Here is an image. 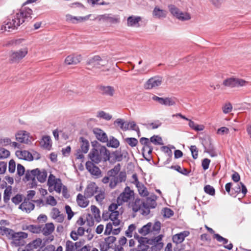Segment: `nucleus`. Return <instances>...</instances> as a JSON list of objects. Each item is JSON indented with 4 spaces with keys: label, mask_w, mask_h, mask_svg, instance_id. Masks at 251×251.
Listing matches in <instances>:
<instances>
[{
    "label": "nucleus",
    "mask_w": 251,
    "mask_h": 251,
    "mask_svg": "<svg viewBox=\"0 0 251 251\" xmlns=\"http://www.w3.org/2000/svg\"><path fill=\"white\" fill-rule=\"evenodd\" d=\"M151 143H153L155 145H161L162 139L158 136L154 135L150 138Z\"/></svg>",
    "instance_id": "bf43d9fd"
},
{
    "label": "nucleus",
    "mask_w": 251,
    "mask_h": 251,
    "mask_svg": "<svg viewBox=\"0 0 251 251\" xmlns=\"http://www.w3.org/2000/svg\"><path fill=\"white\" fill-rule=\"evenodd\" d=\"M38 172L36 175V178L40 182H44L47 177V171L44 169L40 170L38 169Z\"/></svg>",
    "instance_id": "a19ab883"
},
{
    "label": "nucleus",
    "mask_w": 251,
    "mask_h": 251,
    "mask_svg": "<svg viewBox=\"0 0 251 251\" xmlns=\"http://www.w3.org/2000/svg\"><path fill=\"white\" fill-rule=\"evenodd\" d=\"M99 187L95 182H91L87 185L84 194L87 198H91L99 192Z\"/></svg>",
    "instance_id": "2eb2a0df"
},
{
    "label": "nucleus",
    "mask_w": 251,
    "mask_h": 251,
    "mask_svg": "<svg viewBox=\"0 0 251 251\" xmlns=\"http://www.w3.org/2000/svg\"><path fill=\"white\" fill-rule=\"evenodd\" d=\"M99 193L95 196L96 200L99 202H100L102 201V200L104 199L105 194L103 191H99Z\"/></svg>",
    "instance_id": "774afa93"
},
{
    "label": "nucleus",
    "mask_w": 251,
    "mask_h": 251,
    "mask_svg": "<svg viewBox=\"0 0 251 251\" xmlns=\"http://www.w3.org/2000/svg\"><path fill=\"white\" fill-rule=\"evenodd\" d=\"M126 243V238L124 236L121 237L118 240V245L116 246L115 251H123V246L125 245Z\"/></svg>",
    "instance_id": "79ce46f5"
},
{
    "label": "nucleus",
    "mask_w": 251,
    "mask_h": 251,
    "mask_svg": "<svg viewBox=\"0 0 251 251\" xmlns=\"http://www.w3.org/2000/svg\"><path fill=\"white\" fill-rule=\"evenodd\" d=\"M65 251H78V250H75L73 242L67 240L66 242Z\"/></svg>",
    "instance_id": "3c124183"
},
{
    "label": "nucleus",
    "mask_w": 251,
    "mask_h": 251,
    "mask_svg": "<svg viewBox=\"0 0 251 251\" xmlns=\"http://www.w3.org/2000/svg\"><path fill=\"white\" fill-rule=\"evenodd\" d=\"M162 82V79L159 76H154L150 78L144 84L146 89H151L160 86Z\"/></svg>",
    "instance_id": "ddd939ff"
},
{
    "label": "nucleus",
    "mask_w": 251,
    "mask_h": 251,
    "mask_svg": "<svg viewBox=\"0 0 251 251\" xmlns=\"http://www.w3.org/2000/svg\"><path fill=\"white\" fill-rule=\"evenodd\" d=\"M157 197L155 195H151L150 197L147 199L146 202H144L145 209L146 213H149L150 209L154 208L156 205V201Z\"/></svg>",
    "instance_id": "412c9836"
},
{
    "label": "nucleus",
    "mask_w": 251,
    "mask_h": 251,
    "mask_svg": "<svg viewBox=\"0 0 251 251\" xmlns=\"http://www.w3.org/2000/svg\"><path fill=\"white\" fill-rule=\"evenodd\" d=\"M81 151L82 152L86 153L88 152L89 148V144L88 141L81 138Z\"/></svg>",
    "instance_id": "37998d69"
},
{
    "label": "nucleus",
    "mask_w": 251,
    "mask_h": 251,
    "mask_svg": "<svg viewBox=\"0 0 251 251\" xmlns=\"http://www.w3.org/2000/svg\"><path fill=\"white\" fill-rule=\"evenodd\" d=\"M48 185L49 186V190L51 192L53 191L60 193L61 191L63 184L60 178H57L54 176L50 174L48 178Z\"/></svg>",
    "instance_id": "0eeeda50"
},
{
    "label": "nucleus",
    "mask_w": 251,
    "mask_h": 251,
    "mask_svg": "<svg viewBox=\"0 0 251 251\" xmlns=\"http://www.w3.org/2000/svg\"><path fill=\"white\" fill-rule=\"evenodd\" d=\"M120 143L119 141L114 138L112 137L110 138L109 141L107 143V146L114 148H117L119 146Z\"/></svg>",
    "instance_id": "09e8293b"
},
{
    "label": "nucleus",
    "mask_w": 251,
    "mask_h": 251,
    "mask_svg": "<svg viewBox=\"0 0 251 251\" xmlns=\"http://www.w3.org/2000/svg\"><path fill=\"white\" fill-rule=\"evenodd\" d=\"M190 234V232L187 230H185L180 233L175 234L173 236L172 240L174 243L178 244L181 243L185 239V238L188 236Z\"/></svg>",
    "instance_id": "4be33fe9"
},
{
    "label": "nucleus",
    "mask_w": 251,
    "mask_h": 251,
    "mask_svg": "<svg viewBox=\"0 0 251 251\" xmlns=\"http://www.w3.org/2000/svg\"><path fill=\"white\" fill-rule=\"evenodd\" d=\"M141 20L142 18L140 16H129L127 19V25L128 26H139V23Z\"/></svg>",
    "instance_id": "2f4dec72"
},
{
    "label": "nucleus",
    "mask_w": 251,
    "mask_h": 251,
    "mask_svg": "<svg viewBox=\"0 0 251 251\" xmlns=\"http://www.w3.org/2000/svg\"><path fill=\"white\" fill-rule=\"evenodd\" d=\"M33 2L32 0H27L19 10L11 14L3 22L0 27V32H11L17 29L18 27L24 23L26 19L31 17L32 11L30 8L25 7V4Z\"/></svg>",
    "instance_id": "f257e3e1"
},
{
    "label": "nucleus",
    "mask_w": 251,
    "mask_h": 251,
    "mask_svg": "<svg viewBox=\"0 0 251 251\" xmlns=\"http://www.w3.org/2000/svg\"><path fill=\"white\" fill-rule=\"evenodd\" d=\"M134 193L129 187L126 186L123 192L120 194L117 199L119 205H122L124 202H127L134 197Z\"/></svg>",
    "instance_id": "1a4fd4ad"
},
{
    "label": "nucleus",
    "mask_w": 251,
    "mask_h": 251,
    "mask_svg": "<svg viewBox=\"0 0 251 251\" xmlns=\"http://www.w3.org/2000/svg\"><path fill=\"white\" fill-rule=\"evenodd\" d=\"M14 233V231L11 229L5 227L4 226H0V235L5 236L7 238L11 239Z\"/></svg>",
    "instance_id": "f704fd0d"
},
{
    "label": "nucleus",
    "mask_w": 251,
    "mask_h": 251,
    "mask_svg": "<svg viewBox=\"0 0 251 251\" xmlns=\"http://www.w3.org/2000/svg\"><path fill=\"white\" fill-rule=\"evenodd\" d=\"M27 234L24 232H15L11 238V245L13 247L25 246Z\"/></svg>",
    "instance_id": "9d476101"
},
{
    "label": "nucleus",
    "mask_w": 251,
    "mask_h": 251,
    "mask_svg": "<svg viewBox=\"0 0 251 251\" xmlns=\"http://www.w3.org/2000/svg\"><path fill=\"white\" fill-rule=\"evenodd\" d=\"M55 226L52 223L46 224L42 228L41 232L45 236L50 235L54 230Z\"/></svg>",
    "instance_id": "c756f323"
},
{
    "label": "nucleus",
    "mask_w": 251,
    "mask_h": 251,
    "mask_svg": "<svg viewBox=\"0 0 251 251\" xmlns=\"http://www.w3.org/2000/svg\"><path fill=\"white\" fill-rule=\"evenodd\" d=\"M163 245V243H160L151 247L149 245L137 246L136 248L131 249L130 251H160Z\"/></svg>",
    "instance_id": "f8f14e48"
},
{
    "label": "nucleus",
    "mask_w": 251,
    "mask_h": 251,
    "mask_svg": "<svg viewBox=\"0 0 251 251\" xmlns=\"http://www.w3.org/2000/svg\"><path fill=\"white\" fill-rule=\"evenodd\" d=\"M85 228L83 227H79L76 230H72L70 233L71 238L74 241L78 239L79 236H82L85 232Z\"/></svg>",
    "instance_id": "72a5a7b5"
},
{
    "label": "nucleus",
    "mask_w": 251,
    "mask_h": 251,
    "mask_svg": "<svg viewBox=\"0 0 251 251\" xmlns=\"http://www.w3.org/2000/svg\"><path fill=\"white\" fill-rule=\"evenodd\" d=\"M99 89L103 95L113 97L115 93L114 88L111 86H100Z\"/></svg>",
    "instance_id": "393cba45"
},
{
    "label": "nucleus",
    "mask_w": 251,
    "mask_h": 251,
    "mask_svg": "<svg viewBox=\"0 0 251 251\" xmlns=\"http://www.w3.org/2000/svg\"><path fill=\"white\" fill-rule=\"evenodd\" d=\"M89 19V16L85 17H75L71 15L68 14L66 16V20L67 21L71 22L73 24H76L79 22H83Z\"/></svg>",
    "instance_id": "473e14b6"
},
{
    "label": "nucleus",
    "mask_w": 251,
    "mask_h": 251,
    "mask_svg": "<svg viewBox=\"0 0 251 251\" xmlns=\"http://www.w3.org/2000/svg\"><path fill=\"white\" fill-rule=\"evenodd\" d=\"M115 123L120 126L121 129L125 130L128 129V125L122 119H118Z\"/></svg>",
    "instance_id": "5fc2aeb1"
},
{
    "label": "nucleus",
    "mask_w": 251,
    "mask_h": 251,
    "mask_svg": "<svg viewBox=\"0 0 251 251\" xmlns=\"http://www.w3.org/2000/svg\"><path fill=\"white\" fill-rule=\"evenodd\" d=\"M125 140L126 142L131 147H135L138 143L137 139L135 138H127Z\"/></svg>",
    "instance_id": "13d9d810"
},
{
    "label": "nucleus",
    "mask_w": 251,
    "mask_h": 251,
    "mask_svg": "<svg viewBox=\"0 0 251 251\" xmlns=\"http://www.w3.org/2000/svg\"><path fill=\"white\" fill-rule=\"evenodd\" d=\"M248 82L241 78L229 77L223 81L222 85L225 87L234 88L246 86Z\"/></svg>",
    "instance_id": "6e6552de"
},
{
    "label": "nucleus",
    "mask_w": 251,
    "mask_h": 251,
    "mask_svg": "<svg viewBox=\"0 0 251 251\" xmlns=\"http://www.w3.org/2000/svg\"><path fill=\"white\" fill-rule=\"evenodd\" d=\"M205 193L211 196H214L215 195V190L214 187L210 185H206L203 188Z\"/></svg>",
    "instance_id": "49530a36"
},
{
    "label": "nucleus",
    "mask_w": 251,
    "mask_h": 251,
    "mask_svg": "<svg viewBox=\"0 0 251 251\" xmlns=\"http://www.w3.org/2000/svg\"><path fill=\"white\" fill-rule=\"evenodd\" d=\"M26 229L33 233H39L41 232V227L40 226L30 225L26 226Z\"/></svg>",
    "instance_id": "c03bdc74"
},
{
    "label": "nucleus",
    "mask_w": 251,
    "mask_h": 251,
    "mask_svg": "<svg viewBox=\"0 0 251 251\" xmlns=\"http://www.w3.org/2000/svg\"><path fill=\"white\" fill-rule=\"evenodd\" d=\"M167 14V11L161 9L158 7H155L152 11L153 16L159 19L166 17Z\"/></svg>",
    "instance_id": "e433bc0d"
},
{
    "label": "nucleus",
    "mask_w": 251,
    "mask_h": 251,
    "mask_svg": "<svg viewBox=\"0 0 251 251\" xmlns=\"http://www.w3.org/2000/svg\"><path fill=\"white\" fill-rule=\"evenodd\" d=\"M106 242L112 248L116 240V238L113 236H109L104 239Z\"/></svg>",
    "instance_id": "e2e57ef3"
},
{
    "label": "nucleus",
    "mask_w": 251,
    "mask_h": 251,
    "mask_svg": "<svg viewBox=\"0 0 251 251\" xmlns=\"http://www.w3.org/2000/svg\"><path fill=\"white\" fill-rule=\"evenodd\" d=\"M87 64L93 67L100 68L101 67L104 66L106 63L104 62L99 55H95L87 61Z\"/></svg>",
    "instance_id": "f3484780"
},
{
    "label": "nucleus",
    "mask_w": 251,
    "mask_h": 251,
    "mask_svg": "<svg viewBox=\"0 0 251 251\" xmlns=\"http://www.w3.org/2000/svg\"><path fill=\"white\" fill-rule=\"evenodd\" d=\"M34 204L29 200L25 199L19 206V208L25 213H30L34 209Z\"/></svg>",
    "instance_id": "5701e85b"
},
{
    "label": "nucleus",
    "mask_w": 251,
    "mask_h": 251,
    "mask_svg": "<svg viewBox=\"0 0 251 251\" xmlns=\"http://www.w3.org/2000/svg\"><path fill=\"white\" fill-rule=\"evenodd\" d=\"M122 222L120 220H115L109 221L106 226L104 232V235L118 234L121 231Z\"/></svg>",
    "instance_id": "423d86ee"
},
{
    "label": "nucleus",
    "mask_w": 251,
    "mask_h": 251,
    "mask_svg": "<svg viewBox=\"0 0 251 251\" xmlns=\"http://www.w3.org/2000/svg\"><path fill=\"white\" fill-rule=\"evenodd\" d=\"M28 53L27 46H25L20 50L11 53L10 59L12 62H19L24 58Z\"/></svg>",
    "instance_id": "9b49d317"
},
{
    "label": "nucleus",
    "mask_w": 251,
    "mask_h": 251,
    "mask_svg": "<svg viewBox=\"0 0 251 251\" xmlns=\"http://www.w3.org/2000/svg\"><path fill=\"white\" fill-rule=\"evenodd\" d=\"M101 18L106 22L111 24H116L119 23L120 22V19L118 17V16L112 17L110 14L103 15L101 16Z\"/></svg>",
    "instance_id": "58836bf2"
},
{
    "label": "nucleus",
    "mask_w": 251,
    "mask_h": 251,
    "mask_svg": "<svg viewBox=\"0 0 251 251\" xmlns=\"http://www.w3.org/2000/svg\"><path fill=\"white\" fill-rule=\"evenodd\" d=\"M98 116L106 120H109L112 118V116L103 111H100Z\"/></svg>",
    "instance_id": "052dcab7"
},
{
    "label": "nucleus",
    "mask_w": 251,
    "mask_h": 251,
    "mask_svg": "<svg viewBox=\"0 0 251 251\" xmlns=\"http://www.w3.org/2000/svg\"><path fill=\"white\" fill-rule=\"evenodd\" d=\"M16 140L22 143L28 144L31 142V138L25 131H20L16 135Z\"/></svg>",
    "instance_id": "aec40b11"
},
{
    "label": "nucleus",
    "mask_w": 251,
    "mask_h": 251,
    "mask_svg": "<svg viewBox=\"0 0 251 251\" xmlns=\"http://www.w3.org/2000/svg\"><path fill=\"white\" fill-rule=\"evenodd\" d=\"M190 149L191 151L193 158L195 159H197L198 157V150L197 147L195 145L191 146Z\"/></svg>",
    "instance_id": "0e129e2a"
},
{
    "label": "nucleus",
    "mask_w": 251,
    "mask_h": 251,
    "mask_svg": "<svg viewBox=\"0 0 251 251\" xmlns=\"http://www.w3.org/2000/svg\"><path fill=\"white\" fill-rule=\"evenodd\" d=\"M87 197L82 194L79 193L76 197V202L78 205L82 208L86 207L89 203V201Z\"/></svg>",
    "instance_id": "bb28decb"
},
{
    "label": "nucleus",
    "mask_w": 251,
    "mask_h": 251,
    "mask_svg": "<svg viewBox=\"0 0 251 251\" xmlns=\"http://www.w3.org/2000/svg\"><path fill=\"white\" fill-rule=\"evenodd\" d=\"M46 202L47 204L51 206H55L57 204V201L55 198L52 196H49L46 199Z\"/></svg>",
    "instance_id": "69168bd1"
},
{
    "label": "nucleus",
    "mask_w": 251,
    "mask_h": 251,
    "mask_svg": "<svg viewBox=\"0 0 251 251\" xmlns=\"http://www.w3.org/2000/svg\"><path fill=\"white\" fill-rule=\"evenodd\" d=\"M128 206L131 208L134 212H137L140 210H142L143 213H146L145 209L144 202L139 199H136L134 201L129 202Z\"/></svg>",
    "instance_id": "a211bd4d"
},
{
    "label": "nucleus",
    "mask_w": 251,
    "mask_h": 251,
    "mask_svg": "<svg viewBox=\"0 0 251 251\" xmlns=\"http://www.w3.org/2000/svg\"><path fill=\"white\" fill-rule=\"evenodd\" d=\"M161 229V224L159 222H156L154 224L149 222L143 226L138 229V232L143 236L148 234L155 235L160 232Z\"/></svg>",
    "instance_id": "20e7f679"
},
{
    "label": "nucleus",
    "mask_w": 251,
    "mask_h": 251,
    "mask_svg": "<svg viewBox=\"0 0 251 251\" xmlns=\"http://www.w3.org/2000/svg\"><path fill=\"white\" fill-rule=\"evenodd\" d=\"M96 138L101 142H108V138L106 133L100 128H95L93 130Z\"/></svg>",
    "instance_id": "cd10ccee"
},
{
    "label": "nucleus",
    "mask_w": 251,
    "mask_h": 251,
    "mask_svg": "<svg viewBox=\"0 0 251 251\" xmlns=\"http://www.w3.org/2000/svg\"><path fill=\"white\" fill-rule=\"evenodd\" d=\"M87 170L93 175L99 176L101 174L100 168L96 166L91 161H87L86 163Z\"/></svg>",
    "instance_id": "b1692460"
},
{
    "label": "nucleus",
    "mask_w": 251,
    "mask_h": 251,
    "mask_svg": "<svg viewBox=\"0 0 251 251\" xmlns=\"http://www.w3.org/2000/svg\"><path fill=\"white\" fill-rule=\"evenodd\" d=\"M54 246L52 245H48L42 251H62L63 248L62 246H60L57 247L56 250H55Z\"/></svg>",
    "instance_id": "6e6d98bb"
},
{
    "label": "nucleus",
    "mask_w": 251,
    "mask_h": 251,
    "mask_svg": "<svg viewBox=\"0 0 251 251\" xmlns=\"http://www.w3.org/2000/svg\"><path fill=\"white\" fill-rule=\"evenodd\" d=\"M152 99L162 105L166 106H173L176 103V99L175 98H160L156 96H153Z\"/></svg>",
    "instance_id": "4468645a"
},
{
    "label": "nucleus",
    "mask_w": 251,
    "mask_h": 251,
    "mask_svg": "<svg viewBox=\"0 0 251 251\" xmlns=\"http://www.w3.org/2000/svg\"><path fill=\"white\" fill-rule=\"evenodd\" d=\"M110 248H112L105 240L100 244V249L101 251H107Z\"/></svg>",
    "instance_id": "4d7b16f0"
},
{
    "label": "nucleus",
    "mask_w": 251,
    "mask_h": 251,
    "mask_svg": "<svg viewBox=\"0 0 251 251\" xmlns=\"http://www.w3.org/2000/svg\"><path fill=\"white\" fill-rule=\"evenodd\" d=\"M16 156L20 159L27 161H31L33 159L32 154L26 151H17L16 152Z\"/></svg>",
    "instance_id": "c85d7f7f"
},
{
    "label": "nucleus",
    "mask_w": 251,
    "mask_h": 251,
    "mask_svg": "<svg viewBox=\"0 0 251 251\" xmlns=\"http://www.w3.org/2000/svg\"><path fill=\"white\" fill-rule=\"evenodd\" d=\"M91 211L95 219H100V211L96 206L94 205H91Z\"/></svg>",
    "instance_id": "a18cd8bd"
},
{
    "label": "nucleus",
    "mask_w": 251,
    "mask_h": 251,
    "mask_svg": "<svg viewBox=\"0 0 251 251\" xmlns=\"http://www.w3.org/2000/svg\"><path fill=\"white\" fill-rule=\"evenodd\" d=\"M189 126L193 129L196 131H201L203 129V126L196 124L195 122L191 120H189Z\"/></svg>",
    "instance_id": "de8ad7c7"
},
{
    "label": "nucleus",
    "mask_w": 251,
    "mask_h": 251,
    "mask_svg": "<svg viewBox=\"0 0 251 251\" xmlns=\"http://www.w3.org/2000/svg\"><path fill=\"white\" fill-rule=\"evenodd\" d=\"M109 152L106 148H101L100 150L93 149L89 154L91 162L98 164L103 159L104 161L109 160Z\"/></svg>",
    "instance_id": "7ed1b4c3"
},
{
    "label": "nucleus",
    "mask_w": 251,
    "mask_h": 251,
    "mask_svg": "<svg viewBox=\"0 0 251 251\" xmlns=\"http://www.w3.org/2000/svg\"><path fill=\"white\" fill-rule=\"evenodd\" d=\"M120 170L121 165L118 164L107 172L108 175L110 177L109 186L111 189H114L119 183L125 182L126 180V173L124 171L120 172Z\"/></svg>",
    "instance_id": "f03ea898"
},
{
    "label": "nucleus",
    "mask_w": 251,
    "mask_h": 251,
    "mask_svg": "<svg viewBox=\"0 0 251 251\" xmlns=\"http://www.w3.org/2000/svg\"><path fill=\"white\" fill-rule=\"evenodd\" d=\"M169 9L171 14L177 18L180 12L179 9L174 5H169Z\"/></svg>",
    "instance_id": "8fccbe9b"
},
{
    "label": "nucleus",
    "mask_w": 251,
    "mask_h": 251,
    "mask_svg": "<svg viewBox=\"0 0 251 251\" xmlns=\"http://www.w3.org/2000/svg\"><path fill=\"white\" fill-rule=\"evenodd\" d=\"M163 235L159 234L158 236L151 239H148L146 237L140 236L137 233L134 234V238L138 240L139 244L138 246L141 245H151L153 246L157 244L163 243L162 238Z\"/></svg>",
    "instance_id": "39448f33"
},
{
    "label": "nucleus",
    "mask_w": 251,
    "mask_h": 251,
    "mask_svg": "<svg viewBox=\"0 0 251 251\" xmlns=\"http://www.w3.org/2000/svg\"><path fill=\"white\" fill-rule=\"evenodd\" d=\"M136 186L137 188L139 194L141 196L147 197L149 195V193L147 190V188L143 184L140 183L137 185Z\"/></svg>",
    "instance_id": "ea45409f"
},
{
    "label": "nucleus",
    "mask_w": 251,
    "mask_h": 251,
    "mask_svg": "<svg viewBox=\"0 0 251 251\" xmlns=\"http://www.w3.org/2000/svg\"><path fill=\"white\" fill-rule=\"evenodd\" d=\"M163 211L164 216L167 218H170L174 215V211L169 208H164Z\"/></svg>",
    "instance_id": "338daca9"
},
{
    "label": "nucleus",
    "mask_w": 251,
    "mask_h": 251,
    "mask_svg": "<svg viewBox=\"0 0 251 251\" xmlns=\"http://www.w3.org/2000/svg\"><path fill=\"white\" fill-rule=\"evenodd\" d=\"M177 19L181 21H187L191 19V16L190 14L187 12H182L180 11Z\"/></svg>",
    "instance_id": "864d4df0"
},
{
    "label": "nucleus",
    "mask_w": 251,
    "mask_h": 251,
    "mask_svg": "<svg viewBox=\"0 0 251 251\" xmlns=\"http://www.w3.org/2000/svg\"><path fill=\"white\" fill-rule=\"evenodd\" d=\"M136 226L134 224L130 225L128 229L126 231L125 234L129 238H130L132 236L133 232L135 230Z\"/></svg>",
    "instance_id": "603ef678"
},
{
    "label": "nucleus",
    "mask_w": 251,
    "mask_h": 251,
    "mask_svg": "<svg viewBox=\"0 0 251 251\" xmlns=\"http://www.w3.org/2000/svg\"><path fill=\"white\" fill-rule=\"evenodd\" d=\"M38 169H33L31 171L27 170L25 173V179L27 181L32 180L34 181L36 178L37 174L38 173Z\"/></svg>",
    "instance_id": "c9c22d12"
},
{
    "label": "nucleus",
    "mask_w": 251,
    "mask_h": 251,
    "mask_svg": "<svg viewBox=\"0 0 251 251\" xmlns=\"http://www.w3.org/2000/svg\"><path fill=\"white\" fill-rule=\"evenodd\" d=\"M50 215L52 219L58 223H62L64 221V216L63 214H61L59 210L56 207L52 208Z\"/></svg>",
    "instance_id": "a878e982"
},
{
    "label": "nucleus",
    "mask_w": 251,
    "mask_h": 251,
    "mask_svg": "<svg viewBox=\"0 0 251 251\" xmlns=\"http://www.w3.org/2000/svg\"><path fill=\"white\" fill-rule=\"evenodd\" d=\"M42 243V240L40 238H37L28 244V249L30 251H34V249L40 248Z\"/></svg>",
    "instance_id": "4c0bfd02"
},
{
    "label": "nucleus",
    "mask_w": 251,
    "mask_h": 251,
    "mask_svg": "<svg viewBox=\"0 0 251 251\" xmlns=\"http://www.w3.org/2000/svg\"><path fill=\"white\" fill-rule=\"evenodd\" d=\"M10 155V152L4 149L0 148V159L5 158Z\"/></svg>",
    "instance_id": "680f3d73"
},
{
    "label": "nucleus",
    "mask_w": 251,
    "mask_h": 251,
    "mask_svg": "<svg viewBox=\"0 0 251 251\" xmlns=\"http://www.w3.org/2000/svg\"><path fill=\"white\" fill-rule=\"evenodd\" d=\"M40 144L41 146L44 149L50 150L52 146V142L50 137L47 135L43 136Z\"/></svg>",
    "instance_id": "7c9ffc66"
},
{
    "label": "nucleus",
    "mask_w": 251,
    "mask_h": 251,
    "mask_svg": "<svg viewBox=\"0 0 251 251\" xmlns=\"http://www.w3.org/2000/svg\"><path fill=\"white\" fill-rule=\"evenodd\" d=\"M140 143L143 146V153L151 154L152 151V147L151 146V141L148 138L142 137L140 139Z\"/></svg>",
    "instance_id": "6ab92c4d"
},
{
    "label": "nucleus",
    "mask_w": 251,
    "mask_h": 251,
    "mask_svg": "<svg viewBox=\"0 0 251 251\" xmlns=\"http://www.w3.org/2000/svg\"><path fill=\"white\" fill-rule=\"evenodd\" d=\"M81 60V55L73 53L68 55L65 58L64 63L67 65H76L80 63Z\"/></svg>",
    "instance_id": "dca6fc26"
}]
</instances>
